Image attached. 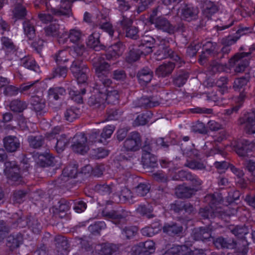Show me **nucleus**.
<instances>
[{
  "mask_svg": "<svg viewBox=\"0 0 255 255\" xmlns=\"http://www.w3.org/2000/svg\"><path fill=\"white\" fill-rule=\"evenodd\" d=\"M254 51H255V46L252 45L250 48L249 52L236 53L230 59V66L234 67L236 72L240 73L244 71L249 64L251 54Z\"/></svg>",
  "mask_w": 255,
  "mask_h": 255,
  "instance_id": "f257e3e1",
  "label": "nucleus"
},
{
  "mask_svg": "<svg viewBox=\"0 0 255 255\" xmlns=\"http://www.w3.org/2000/svg\"><path fill=\"white\" fill-rule=\"evenodd\" d=\"M205 198L209 201L210 205L199 209L198 215L201 219H210L215 217L217 212L213 209L212 205H216L223 200L221 194L218 193L207 195Z\"/></svg>",
  "mask_w": 255,
  "mask_h": 255,
  "instance_id": "f03ea898",
  "label": "nucleus"
},
{
  "mask_svg": "<svg viewBox=\"0 0 255 255\" xmlns=\"http://www.w3.org/2000/svg\"><path fill=\"white\" fill-rule=\"evenodd\" d=\"M102 215L105 218L111 221L119 227L125 225L128 221V218L130 215V212L124 209L120 210L103 211Z\"/></svg>",
  "mask_w": 255,
  "mask_h": 255,
  "instance_id": "7ed1b4c3",
  "label": "nucleus"
},
{
  "mask_svg": "<svg viewBox=\"0 0 255 255\" xmlns=\"http://www.w3.org/2000/svg\"><path fill=\"white\" fill-rule=\"evenodd\" d=\"M141 146V137L137 131L130 132L123 143V148L127 151H137Z\"/></svg>",
  "mask_w": 255,
  "mask_h": 255,
  "instance_id": "20e7f679",
  "label": "nucleus"
},
{
  "mask_svg": "<svg viewBox=\"0 0 255 255\" xmlns=\"http://www.w3.org/2000/svg\"><path fill=\"white\" fill-rule=\"evenodd\" d=\"M4 172L7 178L14 182L19 183L22 180L20 169L15 161H7L5 163Z\"/></svg>",
  "mask_w": 255,
  "mask_h": 255,
  "instance_id": "39448f33",
  "label": "nucleus"
},
{
  "mask_svg": "<svg viewBox=\"0 0 255 255\" xmlns=\"http://www.w3.org/2000/svg\"><path fill=\"white\" fill-rule=\"evenodd\" d=\"M42 22L50 25L44 28L45 36L47 37H57L60 35L59 24L53 17H38Z\"/></svg>",
  "mask_w": 255,
  "mask_h": 255,
  "instance_id": "423d86ee",
  "label": "nucleus"
},
{
  "mask_svg": "<svg viewBox=\"0 0 255 255\" xmlns=\"http://www.w3.org/2000/svg\"><path fill=\"white\" fill-rule=\"evenodd\" d=\"M160 48L162 49V52L163 54V57H160V59L169 57L173 61L176 62L180 67L182 64L185 63L181 54L176 52H174L171 50L169 47V42L165 39L162 40L160 42Z\"/></svg>",
  "mask_w": 255,
  "mask_h": 255,
  "instance_id": "0eeeda50",
  "label": "nucleus"
},
{
  "mask_svg": "<svg viewBox=\"0 0 255 255\" xmlns=\"http://www.w3.org/2000/svg\"><path fill=\"white\" fill-rule=\"evenodd\" d=\"M149 22L154 24L158 29H161L170 34H173L178 30V27L173 26L164 17H149Z\"/></svg>",
  "mask_w": 255,
  "mask_h": 255,
  "instance_id": "6e6552de",
  "label": "nucleus"
},
{
  "mask_svg": "<svg viewBox=\"0 0 255 255\" xmlns=\"http://www.w3.org/2000/svg\"><path fill=\"white\" fill-rule=\"evenodd\" d=\"M88 105L93 109L102 111L106 106V93L97 91L88 99Z\"/></svg>",
  "mask_w": 255,
  "mask_h": 255,
  "instance_id": "1a4fd4ad",
  "label": "nucleus"
},
{
  "mask_svg": "<svg viewBox=\"0 0 255 255\" xmlns=\"http://www.w3.org/2000/svg\"><path fill=\"white\" fill-rule=\"evenodd\" d=\"M215 229V228L212 224L208 226L195 229L193 232V238L196 241H209L212 238L211 232Z\"/></svg>",
  "mask_w": 255,
  "mask_h": 255,
  "instance_id": "9d476101",
  "label": "nucleus"
},
{
  "mask_svg": "<svg viewBox=\"0 0 255 255\" xmlns=\"http://www.w3.org/2000/svg\"><path fill=\"white\" fill-rule=\"evenodd\" d=\"M87 137L84 133H77L73 138L72 149L75 152L84 154L88 149Z\"/></svg>",
  "mask_w": 255,
  "mask_h": 255,
  "instance_id": "9b49d317",
  "label": "nucleus"
},
{
  "mask_svg": "<svg viewBox=\"0 0 255 255\" xmlns=\"http://www.w3.org/2000/svg\"><path fill=\"white\" fill-rule=\"evenodd\" d=\"M23 222V220L21 218H18L15 223L21 228L27 225L35 234H38L40 232L42 227L36 217L28 216L26 218L25 223H22Z\"/></svg>",
  "mask_w": 255,
  "mask_h": 255,
  "instance_id": "f8f14e48",
  "label": "nucleus"
},
{
  "mask_svg": "<svg viewBox=\"0 0 255 255\" xmlns=\"http://www.w3.org/2000/svg\"><path fill=\"white\" fill-rule=\"evenodd\" d=\"M254 147V144L249 140L242 139L235 142L233 149L240 156L244 157L247 156L248 152L252 151Z\"/></svg>",
  "mask_w": 255,
  "mask_h": 255,
  "instance_id": "ddd939ff",
  "label": "nucleus"
},
{
  "mask_svg": "<svg viewBox=\"0 0 255 255\" xmlns=\"http://www.w3.org/2000/svg\"><path fill=\"white\" fill-rule=\"evenodd\" d=\"M124 50V46L122 43H117L109 48L101 58L104 60L114 61L123 54Z\"/></svg>",
  "mask_w": 255,
  "mask_h": 255,
  "instance_id": "4468645a",
  "label": "nucleus"
},
{
  "mask_svg": "<svg viewBox=\"0 0 255 255\" xmlns=\"http://www.w3.org/2000/svg\"><path fill=\"white\" fill-rule=\"evenodd\" d=\"M155 243L150 240L139 243L134 246L132 250L134 255H150L155 251Z\"/></svg>",
  "mask_w": 255,
  "mask_h": 255,
  "instance_id": "2eb2a0df",
  "label": "nucleus"
},
{
  "mask_svg": "<svg viewBox=\"0 0 255 255\" xmlns=\"http://www.w3.org/2000/svg\"><path fill=\"white\" fill-rule=\"evenodd\" d=\"M213 244L218 250L234 249L237 247V242L234 239L224 238L222 236L212 238Z\"/></svg>",
  "mask_w": 255,
  "mask_h": 255,
  "instance_id": "dca6fc26",
  "label": "nucleus"
},
{
  "mask_svg": "<svg viewBox=\"0 0 255 255\" xmlns=\"http://www.w3.org/2000/svg\"><path fill=\"white\" fill-rule=\"evenodd\" d=\"M3 147L7 152H15L19 150L21 143L19 138L14 135H7L2 140Z\"/></svg>",
  "mask_w": 255,
  "mask_h": 255,
  "instance_id": "f3484780",
  "label": "nucleus"
},
{
  "mask_svg": "<svg viewBox=\"0 0 255 255\" xmlns=\"http://www.w3.org/2000/svg\"><path fill=\"white\" fill-rule=\"evenodd\" d=\"M171 209L175 213L181 214L182 212L190 215L194 211V207L190 203L186 201H176L171 205Z\"/></svg>",
  "mask_w": 255,
  "mask_h": 255,
  "instance_id": "a211bd4d",
  "label": "nucleus"
},
{
  "mask_svg": "<svg viewBox=\"0 0 255 255\" xmlns=\"http://www.w3.org/2000/svg\"><path fill=\"white\" fill-rule=\"evenodd\" d=\"M241 124H245V130L248 134L255 133V111L246 114L241 119Z\"/></svg>",
  "mask_w": 255,
  "mask_h": 255,
  "instance_id": "6ab92c4d",
  "label": "nucleus"
},
{
  "mask_svg": "<svg viewBox=\"0 0 255 255\" xmlns=\"http://www.w3.org/2000/svg\"><path fill=\"white\" fill-rule=\"evenodd\" d=\"M97 79L94 89L97 91L106 93L112 87V81L109 78L108 75L96 76Z\"/></svg>",
  "mask_w": 255,
  "mask_h": 255,
  "instance_id": "aec40b11",
  "label": "nucleus"
},
{
  "mask_svg": "<svg viewBox=\"0 0 255 255\" xmlns=\"http://www.w3.org/2000/svg\"><path fill=\"white\" fill-rule=\"evenodd\" d=\"M118 249V246L115 244L105 243L96 245L93 252L98 255H112L116 252Z\"/></svg>",
  "mask_w": 255,
  "mask_h": 255,
  "instance_id": "412c9836",
  "label": "nucleus"
},
{
  "mask_svg": "<svg viewBox=\"0 0 255 255\" xmlns=\"http://www.w3.org/2000/svg\"><path fill=\"white\" fill-rule=\"evenodd\" d=\"M73 203V200H67L64 198H61L58 201V205L54 207V213L62 218L66 215V212L70 210Z\"/></svg>",
  "mask_w": 255,
  "mask_h": 255,
  "instance_id": "4be33fe9",
  "label": "nucleus"
},
{
  "mask_svg": "<svg viewBox=\"0 0 255 255\" xmlns=\"http://www.w3.org/2000/svg\"><path fill=\"white\" fill-rule=\"evenodd\" d=\"M162 229L164 233L170 236H179L182 233L183 227L177 223H165Z\"/></svg>",
  "mask_w": 255,
  "mask_h": 255,
  "instance_id": "5701e85b",
  "label": "nucleus"
},
{
  "mask_svg": "<svg viewBox=\"0 0 255 255\" xmlns=\"http://www.w3.org/2000/svg\"><path fill=\"white\" fill-rule=\"evenodd\" d=\"M96 76L108 75L110 64L108 62L101 61V58L95 59L93 63Z\"/></svg>",
  "mask_w": 255,
  "mask_h": 255,
  "instance_id": "b1692460",
  "label": "nucleus"
},
{
  "mask_svg": "<svg viewBox=\"0 0 255 255\" xmlns=\"http://www.w3.org/2000/svg\"><path fill=\"white\" fill-rule=\"evenodd\" d=\"M153 75V72L149 68L144 67L138 71L136 77L141 85H146L151 81Z\"/></svg>",
  "mask_w": 255,
  "mask_h": 255,
  "instance_id": "393cba45",
  "label": "nucleus"
},
{
  "mask_svg": "<svg viewBox=\"0 0 255 255\" xmlns=\"http://www.w3.org/2000/svg\"><path fill=\"white\" fill-rule=\"evenodd\" d=\"M175 67V64L172 62L163 63L159 65L155 70V74L159 77H165L169 76Z\"/></svg>",
  "mask_w": 255,
  "mask_h": 255,
  "instance_id": "a878e982",
  "label": "nucleus"
},
{
  "mask_svg": "<svg viewBox=\"0 0 255 255\" xmlns=\"http://www.w3.org/2000/svg\"><path fill=\"white\" fill-rule=\"evenodd\" d=\"M23 236L20 233L12 234L8 236L6 239V246L10 251L19 247L22 243Z\"/></svg>",
  "mask_w": 255,
  "mask_h": 255,
  "instance_id": "bb28decb",
  "label": "nucleus"
},
{
  "mask_svg": "<svg viewBox=\"0 0 255 255\" xmlns=\"http://www.w3.org/2000/svg\"><path fill=\"white\" fill-rule=\"evenodd\" d=\"M196 192L195 188L184 186L178 185L175 188V194L179 198H189Z\"/></svg>",
  "mask_w": 255,
  "mask_h": 255,
  "instance_id": "cd10ccee",
  "label": "nucleus"
},
{
  "mask_svg": "<svg viewBox=\"0 0 255 255\" xmlns=\"http://www.w3.org/2000/svg\"><path fill=\"white\" fill-rule=\"evenodd\" d=\"M30 103L32 109L37 115H40L42 113L44 112L45 108V102L44 100L38 96H32L30 99Z\"/></svg>",
  "mask_w": 255,
  "mask_h": 255,
  "instance_id": "c85d7f7f",
  "label": "nucleus"
},
{
  "mask_svg": "<svg viewBox=\"0 0 255 255\" xmlns=\"http://www.w3.org/2000/svg\"><path fill=\"white\" fill-rule=\"evenodd\" d=\"M159 105V102L153 97H142L138 99L136 106L145 109L155 107Z\"/></svg>",
  "mask_w": 255,
  "mask_h": 255,
  "instance_id": "c756f323",
  "label": "nucleus"
},
{
  "mask_svg": "<svg viewBox=\"0 0 255 255\" xmlns=\"http://www.w3.org/2000/svg\"><path fill=\"white\" fill-rule=\"evenodd\" d=\"M29 146L33 149H40L45 143V137L41 135H30L27 137Z\"/></svg>",
  "mask_w": 255,
  "mask_h": 255,
  "instance_id": "7c9ffc66",
  "label": "nucleus"
},
{
  "mask_svg": "<svg viewBox=\"0 0 255 255\" xmlns=\"http://www.w3.org/2000/svg\"><path fill=\"white\" fill-rule=\"evenodd\" d=\"M34 21V20L33 18L30 20L25 19L22 22L24 33L29 40L33 39L36 36Z\"/></svg>",
  "mask_w": 255,
  "mask_h": 255,
  "instance_id": "2f4dec72",
  "label": "nucleus"
},
{
  "mask_svg": "<svg viewBox=\"0 0 255 255\" xmlns=\"http://www.w3.org/2000/svg\"><path fill=\"white\" fill-rule=\"evenodd\" d=\"M2 49L5 51L7 55L15 54L17 47L13 43L11 39L7 37L3 36L1 38Z\"/></svg>",
  "mask_w": 255,
  "mask_h": 255,
  "instance_id": "473e14b6",
  "label": "nucleus"
},
{
  "mask_svg": "<svg viewBox=\"0 0 255 255\" xmlns=\"http://www.w3.org/2000/svg\"><path fill=\"white\" fill-rule=\"evenodd\" d=\"M87 45L94 49L95 51H99L104 48V45L100 44V36L98 33H92L89 37L87 41Z\"/></svg>",
  "mask_w": 255,
  "mask_h": 255,
  "instance_id": "72a5a7b5",
  "label": "nucleus"
},
{
  "mask_svg": "<svg viewBox=\"0 0 255 255\" xmlns=\"http://www.w3.org/2000/svg\"><path fill=\"white\" fill-rule=\"evenodd\" d=\"M54 157L50 153L45 152L39 155L37 164L39 166L45 167L54 164Z\"/></svg>",
  "mask_w": 255,
  "mask_h": 255,
  "instance_id": "f704fd0d",
  "label": "nucleus"
},
{
  "mask_svg": "<svg viewBox=\"0 0 255 255\" xmlns=\"http://www.w3.org/2000/svg\"><path fill=\"white\" fill-rule=\"evenodd\" d=\"M87 66V65L85 64L82 60L76 59L72 62L70 70L73 76L76 77L82 73L83 68H86Z\"/></svg>",
  "mask_w": 255,
  "mask_h": 255,
  "instance_id": "c9c22d12",
  "label": "nucleus"
},
{
  "mask_svg": "<svg viewBox=\"0 0 255 255\" xmlns=\"http://www.w3.org/2000/svg\"><path fill=\"white\" fill-rule=\"evenodd\" d=\"M27 108L26 102L18 99L12 100L9 104V108L14 113H22Z\"/></svg>",
  "mask_w": 255,
  "mask_h": 255,
  "instance_id": "e433bc0d",
  "label": "nucleus"
},
{
  "mask_svg": "<svg viewBox=\"0 0 255 255\" xmlns=\"http://www.w3.org/2000/svg\"><path fill=\"white\" fill-rule=\"evenodd\" d=\"M54 242L58 252L67 251L69 247L68 242L66 238L64 236L60 235L55 236Z\"/></svg>",
  "mask_w": 255,
  "mask_h": 255,
  "instance_id": "4c0bfd02",
  "label": "nucleus"
},
{
  "mask_svg": "<svg viewBox=\"0 0 255 255\" xmlns=\"http://www.w3.org/2000/svg\"><path fill=\"white\" fill-rule=\"evenodd\" d=\"M141 162L144 168H154L158 165L157 157L153 154L142 155Z\"/></svg>",
  "mask_w": 255,
  "mask_h": 255,
  "instance_id": "58836bf2",
  "label": "nucleus"
},
{
  "mask_svg": "<svg viewBox=\"0 0 255 255\" xmlns=\"http://www.w3.org/2000/svg\"><path fill=\"white\" fill-rule=\"evenodd\" d=\"M152 114L150 111L139 115L133 121V126L137 127L144 126L147 124L152 118Z\"/></svg>",
  "mask_w": 255,
  "mask_h": 255,
  "instance_id": "ea45409f",
  "label": "nucleus"
},
{
  "mask_svg": "<svg viewBox=\"0 0 255 255\" xmlns=\"http://www.w3.org/2000/svg\"><path fill=\"white\" fill-rule=\"evenodd\" d=\"M20 65L26 68L37 71L39 66L36 64L35 59L31 56H25L20 60Z\"/></svg>",
  "mask_w": 255,
  "mask_h": 255,
  "instance_id": "a19ab883",
  "label": "nucleus"
},
{
  "mask_svg": "<svg viewBox=\"0 0 255 255\" xmlns=\"http://www.w3.org/2000/svg\"><path fill=\"white\" fill-rule=\"evenodd\" d=\"M249 81V76L237 78L234 82L233 88L236 91H245V87Z\"/></svg>",
  "mask_w": 255,
  "mask_h": 255,
  "instance_id": "79ce46f5",
  "label": "nucleus"
},
{
  "mask_svg": "<svg viewBox=\"0 0 255 255\" xmlns=\"http://www.w3.org/2000/svg\"><path fill=\"white\" fill-rule=\"evenodd\" d=\"M80 115V109L72 107L67 108L64 112V119L69 122H72L78 119Z\"/></svg>",
  "mask_w": 255,
  "mask_h": 255,
  "instance_id": "37998d69",
  "label": "nucleus"
},
{
  "mask_svg": "<svg viewBox=\"0 0 255 255\" xmlns=\"http://www.w3.org/2000/svg\"><path fill=\"white\" fill-rule=\"evenodd\" d=\"M189 77L188 72L185 71H179L173 79V84L178 87L183 86Z\"/></svg>",
  "mask_w": 255,
  "mask_h": 255,
  "instance_id": "c03bdc74",
  "label": "nucleus"
},
{
  "mask_svg": "<svg viewBox=\"0 0 255 255\" xmlns=\"http://www.w3.org/2000/svg\"><path fill=\"white\" fill-rule=\"evenodd\" d=\"M66 94V90L62 87H54L50 88L48 91V95L50 99L58 100L61 96Z\"/></svg>",
  "mask_w": 255,
  "mask_h": 255,
  "instance_id": "a18cd8bd",
  "label": "nucleus"
},
{
  "mask_svg": "<svg viewBox=\"0 0 255 255\" xmlns=\"http://www.w3.org/2000/svg\"><path fill=\"white\" fill-rule=\"evenodd\" d=\"M229 229L235 236L240 238L244 237L249 233V229L245 225L236 226L230 225L229 227Z\"/></svg>",
  "mask_w": 255,
  "mask_h": 255,
  "instance_id": "49530a36",
  "label": "nucleus"
},
{
  "mask_svg": "<svg viewBox=\"0 0 255 255\" xmlns=\"http://www.w3.org/2000/svg\"><path fill=\"white\" fill-rule=\"evenodd\" d=\"M122 225L119 227L122 230V235L126 239H132L137 233L138 229L135 226H124Z\"/></svg>",
  "mask_w": 255,
  "mask_h": 255,
  "instance_id": "de8ad7c7",
  "label": "nucleus"
},
{
  "mask_svg": "<svg viewBox=\"0 0 255 255\" xmlns=\"http://www.w3.org/2000/svg\"><path fill=\"white\" fill-rule=\"evenodd\" d=\"M143 51L140 49L133 48L130 50L126 57V61L128 63H132L138 60Z\"/></svg>",
  "mask_w": 255,
  "mask_h": 255,
  "instance_id": "09e8293b",
  "label": "nucleus"
},
{
  "mask_svg": "<svg viewBox=\"0 0 255 255\" xmlns=\"http://www.w3.org/2000/svg\"><path fill=\"white\" fill-rule=\"evenodd\" d=\"M120 99L119 92L117 90L108 89L106 93V102L109 104H116Z\"/></svg>",
  "mask_w": 255,
  "mask_h": 255,
  "instance_id": "8fccbe9b",
  "label": "nucleus"
},
{
  "mask_svg": "<svg viewBox=\"0 0 255 255\" xmlns=\"http://www.w3.org/2000/svg\"><path fill=\"white\" fill-rule=\"evenodd\" d=\"M94 190L101 195H109L112 192V187L106 183L100 182L95 185Z\"/></svg>",
  "mask_w": 255,
  "mask_h": 255,
  "instance_id": "3c124183",
  "label": "nucleus"
},
{
  "mask_svg": "<svg viewBox=\"0 0 255 255\" xmlns=\"http://www.w3.org/2000/svg\"><path fill=\"white\" fill-rule=\"evenodd\" d=\"M68 70L67 66L57 65V67L53 69L50 79L56 77L65 78L67 74Z\"/></svg>",
  "mask_w": 255,
  "mask_h": 255,
  "instance_id": "603ef678",
  "label": "nucleus"
},
{
  "mask_svg": "<svg viewBox=\"0 0 255 255\" xmlns=\"http://www.w3.org/2000/svg\"><path fill=\"white\" fill-rule=\"evenodd\" d=\"M136 212L142 216H146L148 218H152L154 215L152 214V208L149 205H140L136 209Z\"/></svg>",
  "mask_w": 255,
  "mask_h": 255,
  "instance_id": "864d4df0",
  "label": "nucleus"
},
{
  "mask_svg": "<svg viewBox=\"0 0 255 255\" xmlns=\"http://www.w3.org/2000/svg\"><path fill=\"white\" fill-rule=\"evenodd\" d=\"M77 174L78 166L76 164L68 165L65 167L62 171L63 176L71 178H75Z\"/></svg>",
  "mask_w": 255,
  "mask_h": 255,
  "instance_id": "5fc2aeb1",
  "label": "nucleus"
},
{
  "mask_svg": "<svg viewBox=\"0 0 255 255\" xmlns=\"http://www.w3.org/2000/svg\"><path fill=\"white\" fill-rule=\"evenodd\" d=\"M150 185L146 182L140 183L134 188V191L137 196L143 197L149 192Z\"/></svg>",
  "mask_w": 255,
  "mask_h": 255,
  "instance_id": "6e6d98bb",
  "label": "nucleus"
},
{
  "mask_svg": "<svg viewBox=\"0 0 255 255\" xmlns=\"http://www.w3.org/2000/svg\"><path fill=\"white\" fill-rule=\"evenodd\" d=\"M185 166L193 170H205L206 166L203 162L195 159L187 160Z\"/></svg>",
  "mask_w": 255,
  "mask_h": 255,
  "instance_id": "4d7b16f0",
  "label": "nucleus"
},
{
  "mask_svg": "<svg viewBox=\"0 0 255 255\" xmlns=\"http://www.w3.org/2000/svg\"><path fill=\"white\" fill-rule=\"evenodd\" d=\"M191 130L195 133L202 134H206L208 132V128L205 126V124L199 121L193 124L191 127Z\"/></svg>",
  "mask_w": 255,
  "mask_h": 255,
  "instance_id": "13d9d810",
  "label": "nucleus"
},
{
  "mask_svg": "<svg viewBox=\"0 0 255 255\" xmlns=\"http://www.w3.org/2000/svg\"><path fill=\"white\" fill-rule=\"evenodd\" d=\"M97 26L108 32L111 37L114 36V30L113 25L110 22L107 21L105 18H102Z\"/></svg>",
  "mask_w": 255,
  "mask_h": 255,
  "instance_id": "bf43d9fd",
  "label": "nucleus"
},
{
  "mask_svg": "<svg viewBox=\"0 0 255 255\" xmlns=\"http://www.w3.org/2000/svg\"><path fill=\"white\" fill-rule=\"evenodd\" d=\"M63 36H67L70 41L74 43L79 41L81 37V33L79 30L71 29L69 32H65L63 34Z\"/></svg>",
  "mask_w": 255,
  "mask_h": 255,
  "instance_id": "052dcab7",
  "label": "nucleus"
},
{
  "mask_svg": "<svg viewBox=\"0 0 255 255\" xmlns=\"http://www.w3.org/2000/svg\"><path fill=\"white\" fill-rule=\"evenodd\" d=\"M69 143L68 139L65 134H62L59 139H57V142L55 146L58 153L62 152Z\"/></svg>",
  "mask_w": 255,
  "mask_h": 255,
  "instance_id": "680f3d73",
  "label": "nucleus"
},
{
  "mask_svg": "<svg viewBox=\"0 0 255 255\" xmlns=\"http://www.w3.org/2000/svg\"><path fill=\"white\" fill-rule=\"evenodd\" d=\"M88 140L89 142L92 143H104L102 139L101 131L99 129H93L89 134Z\"/></svg>",
  "mask_w": 255,
  "mask_h": 255,
  "instance_id": "e2e57ef3",
  "label": "nucleus"
},
{
  "mask_svg": "<svg viewBox=\"0 0 255 255\" xmlns=\"http://www.w3.org/2000/svg\"><path fill=\"white\" fill-rule=\"evenodd\" d=\"M91 152V156L96 159L105 158L109 154L108 150L103 147L93 149Z\"/></svg>",
  "mask_w": 255,
  "mask_h": 255,
  "instance_id": "0e129e2a",
  "label": "nucleus"
},
{
  "mask_svg": "<svg viewBox=\"0 0 255 255\" xmlns=\"http://www.w3.org/2000/svg\"><path fill=\"white\" fill-rule=\"evenodd\" d=\"M187 181H189L191 184L192 188H195L196 192L200 189L201 186L203 183L202 180L196 175L192 174L191 173Z\"/></svg>",
  "mask_w": 255,
  "mask_h": 255,
  "instance_id": "69168bd1",
  "label": "nucleus"
},
{
  "mask_svg": "<svg viewBox=\"0 0 255 255\" xmlns=\"http://www.w3.org/2000/svg\"><path fill=\"white\" fill-rule=\"evenodd\" d=\"M106 225L104 221H98L91 225L88 230L93 234H99L102 230L105 229Z\"/></svg>",
  "mask_w": 255,
  "mask_h": 255,
  "instance_id": "338daca9",
  "label": "nucleus"
},
{
  "mask_svg": "<svg viewBox=\"0 0 255 255\" xmlns=\"http://www.w3.org/2000/svg\"><path fill=\"white\" fill-rule=\"evenodd\" d=\"M82 71V73L75 78L76 79L78 84H87L90 69L88 66H87L86 68H83Z\"/></svg>",
  "mask_w": 255,
  "mask_h": 255,
  "instance_id": "774afa93",
  "label": "nucleus"
}]
</instances>
